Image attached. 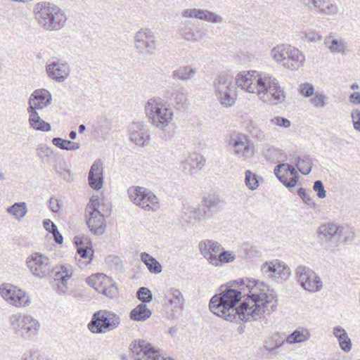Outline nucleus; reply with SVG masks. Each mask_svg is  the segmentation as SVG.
Listing matches in <instances>:
<instances>
[{
    "instance_id": "nucleus-57",
    "label": "nucleus",
    "mask_w": 360,
    "mask_h": 360,
    "mask_svg": "<svg viewBox=\"0 0 360 360\" xmlns=\"http://www.w3.org/2000/svg\"><path fill=\"white\" fill-rule=\"evenodd\" d=\"M297 195L304 202V203L307 204L309 207L314 209L316 208V203L312 200L309 194L304 188H300L297 190Z\"/></svg>"
},
{
    "instance_id": "nucleus-21",
    "label": "nucleus",
    "mask_w": 360,
    "mask_h": 360,
    "mask_svg": "<svg viewBox=\"0 0 360 360\" xmlns=\"http://www.w3.org/2000/svg\"><path fill=\"white\" fill-rule=\"evenodd\" d=\"M259 74L255 70L242 71L237 74L235 79L236 85L248 93L255 94Z\"/></svg>"
},
{
    "instance_id": "nucleus-13",
    "label": "nucleus",
    "mask_w": 360,
    "mask_h": 360,
    "mask_svg": "<svg viewBox=\"0 0 360 360\" xmlns=\"http://www.w3.org/2000/svg\"><path fill=\"white\" fill-rule=\"evenodd\" d=\"M26 264L31 274L39 278L48 277L53 271L50 259L39 252H34L27 257Z\"/></svg>"
},
{
    "instance_id": "nucleus-6",
    "label": "nucleus",
    "mask_w": 360,
    "mask_h": 360,
    "mask_svg": "<svg viewBox=\"0 0 360 360\" xmlns=\"http://www.w3.org/2000/svg\"><path fill=\"white\" fill-rule=\"evenodd\" d=\"M214 94L219 103L230 108L234 105L237 99V87L233 77L227 73H221L214 80Z\"/></svg>"
},
{
    "instance_id": "nucleus-7",
    "label": "nucleus",
    "mask_w": 360,
    "mask_h": 360,
    "mask_svg": "<svg viewBox=\"0 0 360 360\" xmlns=\"http://www.w3.org/2000/svg\"><path fill=\"white\" fill-rule=\"evenodd\" d=\"M120 322V316L114 312L99 310L93 314L88 328L93 333H106L117 328Z\"/></svg>"
},
{
    "instance_id": "nucleus-17",
    "label": "nucleus",
    "mask_w": 360,
    "mask_h": 360,
    "mask_svg": "<svg viewBox=\"0 0 360 360\" xmlns=\"http://www.w3.org/2000/svg\"><path fill=\"white\" fill-rule=\"evenodd\" d=\"M300 2L308 9L315 10L323 15L335 16L340 11L334 0H300Z\"/></svg>"
},
{
    "instance_id": "nucleus-39",
    "label": "nucleus",
    "mask_w": 360,
    "mask_h": 360,
    "mask_svg": "<svg viewBox=\"0 0 360 360\" xmlns=\"http://www.w3.org/2000/svg\"><path fill=\"white\" fill-rule=\"evenodd\" d=\"M140 258L150 273L158 274L162 272V268L160 262L148 253L141 252Z\"/></svg>"
},
{
    "instance_id": "nucleus-19",
    "label": "nucleus",
    "mask_w": 360,
    "mask_h": 360,
    "mask_svg": "<svg viewBox=\"0 0 360 360\" xmlns=\"http://www.w3.org/2000/svg\"><path fill=\"white\" fill-rule=\"evenodd\" d=\"M181 16L185 18H196L212 24H221L224 18L213 11L202 8H186L181 12Z\"/></svg>"
},
{
    "instance_id": "nucleus-23",
    "label": "nucleus",
    "mask_w": 360,
    "mask_h": 360,
    "mask_svg": "<svg viewBox=\"0 0 360 360\" xmlns=\"http://www.w3.org/2000/svg\"><path fill=\"white\" fill-rule=\"evenodd\" d=\"M52 96L51 93L44 89H37L29 98L27 111L37 112L51 104Z\"/></svg>"
},
{
    "instance_id": "nucleus-15",
    "label": "nucleus",
    "mask_w": 360,
    "mask_h": 360,
    "mask_svg": "<svg viewBox=\"0 0 360 360\" xmlns=\"http://www.w3.org/2000/svg\"><path fill=\"white\" fill-rule=\"evenodd\" d=\"M134 46L137 52L144 56L154 53L156 43L153 32L149 29H141L135 34Z\"/></svg>"
},
{
    "instance_id": "nucleus-49",
    "label": "nucleus",
    "mask_w": 360,
    "mask_h": 360,
    "mask_svg": "<svg viewBox=\"0 0 360 360\" xmlns=\"http://www.w3.org/2000/svg\"><path fill=\"white\" fill-rule=\"evenodd\" d=\"M52 143L56 147L65 150H76L80 148L78 143L65 140L59 137L53 138L52 139Z\"/></svg>"
},
{
    "instance_id": "nucleus-60",
    "label": "nucleus",
    "mask_w": 360,
    "mask_h": 360,
    "mask_svg": "<svg viewBox=\"0 0 360 360\" xmlns=\"http://www.w3.org/2000/svg\"><path fill=\"white\" fill-rule=\"evenodd\" d=\"M279 153L280 150L278 149L271 146L264 152V155L268 160L274 162L278 159V155Z\"/></svg>"
},
{
    "instance_id": "nucleus-1",
    "label": "nucleus",
    "mask_w": 360,
    "mask_h": 360,
    "mask_svg": "<svg viewBox=\"0 0 360 360\" xmlns=\"http://www.w3.org/2000/svg\"><path fill=\"white\" fill-rule=\"evenodd\" d=\"M257 282L254 279L240 278L221 285V292L214 295L210 301V311L227 321H236V304L248 296L250 288H253Z\"/></svg>"
},
{
    "instance_id": "nucleus-64",
    "label": "nucleus",
    "mask_w": 360,
    "mask_h": 360,
    "mask_svg": "<svg viewBox=\"0 0 360 360\" xmlns=\"http://www.w3.org/2000/svg\"><path fill=\"white\" fill-rule=\"evenodd\" d=\"M351 117L354 129L357 131H360V110L359 109L353 110L351 113Z\"/></svg>"
},
{
    "instance_id": "nucleus-33",
    "label": "nucleus",
    "mask_w": 360,
    "mask_h": 360,
    "mask_svg": "<svg viewBox=\"0 0 360 360\" xmlns=\"http://www.w3.org/2000/svg\"><path fill=\"white\" fill-rule=\"evenodd\" d=\"M207 214V212L205 209L186 205L183 208L181 218L184 222L193 224L200 221Z\"/></svg>"
},
{
    "instance_id": "nucleus-53",
    "label": "nucleus",
    "mask_w": 360,
    "mask_h": 360,
    "mask_svg": "<svg viewBox=\"0 0 360 360\" xmlns=\"http://www.w3.org/2000/svg\"><path fill=\"white\" fill-rule=\"evenodd\" d=\"M245 182L247 187L252 191L257 189L259 186V182L256 174L250 170H247L245 172Z\"/></svg>"
},
{
    "instance_id": "nucleus-47",
    "label": "nucleus",
    "mask_w": 360,
    "mask_h": 360,
    "mask_svg": "<svg viewBox=\"0 0 360 360\" xmlns=\"http://www.w3.org/2000/svg\"><path fill=\"white\" fill-rule=\"evenodd\" d=\"M295 165L302 174L307 175L311 172L313 161L309 155H304L297 158Z\"/></svg>"
},
{
    "instance_id": "nucleus-20",
    "label": "nucleus",
    "mask_w": 360,
    "mask_h": 360,
    "mask_svg": "<svg viewBox=\"0 0 360 360\" xmlns=\"http://www.w3.org/2000/svg\"><path fill=\"white\" fill-rule=\"evenodd\" d=\"M274 174L278 180L288 188L294 187L297 183V172L292 165L281 163L275 167Z\"/></svg>"
},
{
    "instance_id": "nucleus-24",
    "label": "nucleus",
    "mask_w": 360,
    "mask_h": 360,
    "mask_svg": "<svg viewBox=\"0 0 360 360\" xmlns=\"http://www.w3.org/2000/svg\"><path fill=\"white\" fill-rule=\"evenodd\" d=\"M164 97L170 100L176 110L185 109L189 105L186 89L184 87H171L165 91Z\"/></svg>"
},
{
    "instance_id": "nucleus-18",
    "label": "nucleus",
    "mask_w": 360,
    "mask_h": 360,
    "mask_svg": "<svg viewBox=\"0 0 360 360\" xmlns=\"http://www.w3.org/2000/svg\"><path fill=\"white\" fill-rule=\"evenodd\" d=\"M262 271L264 274L275 280H286L290 276V268L278 259H274L263 264Z\"/></svg>"
},
{
    "instance_id": "nucleus-45",
    "label": "nucleus",
    "mask_w": 360,
    "mask_h": 360,
    "mask_svg": "<svg viewBox=\"0 0 360 360\" xmlns=\"http://www.w3.org/2000/svg\"><path fill=\"white\" fill-rule=\"evenodd\" d=\"M110 282V278L103 274H96L89 276L86 278V283L94 288L98 292V288Z\"/></svg>"
},
{
    "instance_id": "nucleus-48",
    "label": "nucleus",
    "mask_w": 360,
    "mask_h": 360,
    "mask_svg": "<svg viewBox=\"0 0 360 360\" xmlns=\"http://www.w3.org/2000/svg\"><path fill=\"white\" fill-rule=\"evenodd\" d=\"M7 212L18 220L22 219L27 212L25 202H15L7 208Z\"/></svg>"
},
{
    "instance_id": "nucleus-34",
    "label": "nucleus",
    "mask_w": 360,
    "mask_h": 360,
    "mask_svg": "<svg viewBox=\"0 0 360 360\" xmlns=\"http://www.w3.org/2000/svg\"><path fill=\"white\" fill-rule=\"evenodd\" d=\"M333 335L337 338L340 347L345 352H349L352 349V343L345 328L340 326L333 328Z\"/></svg>"
},
{
    "instance_id": "nucleus-16",
    "label": "nucleus",
    "mask_w": 360,
    "mask_h": 360,
    "mask_svg": "<svg viewBox=\"0 0 360 360\" xmlns=\"http://www.w3.org/2000/svg\"><path fill=\"white\" fill-rule=\"evenodd\" d=\"M0 292L3 298L15 307H25L30 302L29 297L24 291L12 285H1Z\"/></svg>"
},
{
    "instance_id": "nucleus-32",
    "label": "nucleus",
    "mask_w": 360,
    "mask_h": 360,
    "mask_svg": "<svg viewBox=\"0 0 360 360\" xmlns=\"http://www.w3.org/2000/svg\"><path fill=\"white\" fill-rule=\"evenodd\" d=\"M165 298L172 311H178L184 309L186 300L184 295L178 288H171L165 295Z\"/></svg>"
},
{
    "instance_id": "nucleus-44",
    "label": "nucleus",
    "mask_w": 360,
    "mask_h": 360,
    "mask_svg": "<svg viewBox=\"0 0 360 360\" xmlns=\"http://www.w3.org/2000/svg\"><path fill=\"white\" fill-rule=\"evenodd\" d=\"M55 281H68L72 276V268L70 265H60L53 267Z\"/></svg>"
},
{
    "instance_id": "nucleus-55",
    "label": "nucleus",
    "mask_w": 360,
    "mask_h": 360,
    "mask_svg": "<svg viewBox=\"0 0 360 360\" xmlns=\"http://www.w3.org/2000/svg\"><path fill=\"white\" fill-rule=\"evenodd\" d=\"M22 360H50L41 352L37 349L30 350L24 354Z\"/></svg>"
},
{
    "instance_id": "nucleus-3",
    "label": "nucleus",
    "mask_w": 360,
    "mask_h": 360,
    "mask_svg": "<svg viewBox=\"0 0 360 360\" xmlns=\"http://www.w3.org/2000/svg\"><path fill=\"white\" fill-rule=\"evenodd\" d=\"M145 112L148 122L155 127L167 131L174 119V110L166 101L160 97H153L145 105Z\"/></svg>"
},
{
    "instance_id": "nucleus-2",
    "label": "nucleus",
    "mask_w": 360,
    "mask_h": 360,
    "mask_svg": "<svg viewBox=\"0 0 360 360\" xmlns=\"http://www.w3.org/2000/svg\"><path fill=\"white\" fill-rule=\"evenodd\" d=\"M276 307L277 297L274 290L264 282H257L237 307L235 321L247 322L261 319L263 314H271Z\"/></svg>"
},
{
    "instance_id": "nucleus-51",
    "label": "nucleus",
    "mask_w": 360,
    "mask_h": 360,
    "mask_svg": "<svg viewBox=\"0 0 360 360\" xmlns=\"http://www.w3.org/2000/svg\"><path fill=\"white\" fill-rule=\"evenodd\" d=\"M98 292L105 295L108 297H115L118 294L117 286L112 281L110 278V282L108 284L103 285L102 288H98Z\"/></svg>"
},
{
    "instance_id": "nucleus-52",
    "label": "nucleus",
    "mask_w": 360,
    "mask_h": 360,
    "mask_svg": "<svg viewBox=\"0 0 360 360\" xmlns=\"http://www.w3.org/2000/svg\"><path fill=\"white\" fill-rule=\"evenodd\" d=\"M328 98L323 93L314 92L311 96L310 103L315 108H323L327 104Z\"/></svg>"
},
{
    "instance_id": "nucleus-8",
    "label": "nucleus",
    "mask_w": 360,
    "mask_h": 360,
    "mask_svg": "<svg viewBox=\"0 0 360 360\" xmlns=\"http://www.w3.org/2000/svg\"><path fill=\"white\" fill-rule=\"evenodd\" d=\"M14 333L23 339L35 336L40 328V323L35 318L28 314H13L9 319Z\"/></svg>"
},
{
    "instance_id": "nucleus-14",
    "label": "nucleus",
    "mask_w": 360,
    "mask_h": 360,
    "mask_svg": "<svg viewBox=\"0 0 360 360\" xmlns=\"http://www.w3.org/2000/svg\"><path fill=\"white\" fill-rule=\"evenodd\" d=\"M295 277L301 287L308 292H319L323 288L321 278L308 266H298L295 270Z\"/></svg>"
},
{
    "instance_id": "nucleus-26",
    "label": "nucleus",
    "mask_w": 360,
    "mask_h": 360,
    "mask_svg": "<svg viewBox=\"0 0 360 360\" xmlns=\"http://www.w3.org/2000/svg\"><path fill=\"white\" fill-rule=\"evenodd\" d=\"M345 233V229L334 222L324 224L319 228V234L326 240L335 238L347 241L348 237Z\"/></svg>"
},
{
    "instance_id": "nucleus-40",
    "label": "nucleus",
    "mask_w": 360,
    "mask_h": 360,
    "mask_svg": "<svg viewBox=\"0 0 360 360\" xmlns=\"http://www.w3.org/2000/svg\"><path fill=\"white\" fill-rule=\"evenodd\" d=\"M285 340L278 334L273 335L265 342L263 349L267 351L270 354L276 355L278 353V349L283 345Z\"/></svg>"
},
{
    "instance_id": "nucleus-58",
    "label": "nucleus",
    "mask_w": 360,
    "mask_h": 360,
    "mask_svg": "<svg viewBox=\"0 0 360 360\" xmlns=\"http://www.w3.org/2000/svg\"><path fill=\"white\" fill-rule=\"evenodd\" d=\"M304 40L310 42H316L321 39V35L314 30H307L302 33Z\"/></svg>"
},
{
    "instance_id": "nucleus-35",
    "label": "nucleus",
    "mask_w": 360,
    "mask_h": 360,
    "mask_svg": "<svg viewBox=\"0 0 360 360\" xmlns=\"http://www.w3.org/2000/svg\"><path fill=\"white\" fill-rule=\"evenodd\" d=\"M29 114L28 122L30 127L36 131H49L51 130V124L42 119L37 112L27 111Z\"/></svg>"
},
{
    "instance_id": "nucleus-46",
    "label": "nucleus",
    "mask_w": 360,
    "mask_h": 360,
    "mask_svg": "<svg viewBox=\"0 0 360 360\" xmlns=\"http://www.w3.org/2000/svg\"><path fill=\"white\" fill-rule=\"evenodd\" d=\"M290 47V45L286 44L277 45L272 49L271 56L276 62L283 65Z\"/></svg>"
},
{
    "instance_id": "nucleus-42",
    "label": "nucleus",
    "mask_w": 360,
    "mask_h": 360,
    "mask_svg": "<svg viewBox=\"0 0 360 360\" xmlns=\"http://www.w3.org/2000/svg\"><path fill=\"white\" fill-rule=\"evenodd\" d=\"M236 259V255L233 251L230 250H220L217 257H213L211 259V264L215 266H220L223 264L232 262Z\"/></svg>"
},
{
    "instance_id": "nucleus-59",
    "label": "nucleus",
    "mask_w": 360,
    "mask_h": 360,
    "mask_svg": "<svg viewBox=\"0 0 360 360\" xmlns=\"http://www.w3.org/2000/svg\"><path fill=\"white\" fill-rule=\"evenodd\" d=\"M300 94L304 97L309 98L314 95V86L309 83H304L300 86Z\"/></svg>"
},
{
    "instance_id": "nucleus-62",
    "label": "nucleus",
    "mask_w": 360,
    "mask_h": 360,
    "mask_svg": "<svg viewBox=\"0 0 360 360\" xmlns=\"http://www.w3.org/2000/svg\"><path fill=\"white\" fill-rule=\"evenodd\" d=\"M51 148L46 146H39L37 148V156L44 161L45 158H49L51 155Z\"/></svg>"
},
{
    "instance_id": "nucleus-22",
    "label": "nucleus",
    "mask_w": 360,
    "mask_h": 360,
    "mask_svg": "<svg viewBox=\"0 0 360 360\" xmlns=\"http://www.w3.org/2000/svg\"><path fill=\"white\" fill-rule=\"evenodd\" d=\"M129 139L137 146H143L148 143L150 130L143 122H134L129 128Z\"/></svg>"
},
{
    "instance_id": "nucleus-36",
    "label": "nucleus",
    "mask_w": 360,
    "mask_h": 360,
    "mask_svg": "<svg viewBox=\"0 0 360 360\" xmlns=\"http://www.w3.org/2000/svg\"><path fill=\"white\" fill-rule=\"evenodd\" d=\"M202 202L204 206L203 209L207 212V217H211L210 212L219 211L223 205L222 200L218 196L212 194L205 196Z\"/></svg>"
},
{
    "instance_id": "nucleus-10",
    "label": "nucleus",
    "mask_w": 360,
    "mask_h": 360,
    "mask_svg": "<svg viewBox=\"0 0 360 360\" xmlns=\"http://www.w3.org/2000/svg\"><path fill=\"white\" fill-rule=\"evenodd\" d=\"M100 202L97 196H92L86 207V224L91 232L102 235L106 228L104 216L98 210Z\"/></svg>"
},
{
    "instance_id": "nucleus-38",
    "label": "nucleus",
    "mask_w": 360,
    "mask_h": 360,
    "mask_svg": "<svg viewBox=\"0 0 360 360\" xmlns=\"http://www.w3.org/2000/svg\"><path fill=\"white\" fill-rule=\"evenodd\" d=\"M152 313L145 303H141L133 309L129 314L131 320L136 321H144L148 319Z\"/></svg>"
},
{
    "instance_id": "nucleus-25",
    "label": "nucleus",
    "mask_w": 360,
    "mask_h": 360,
    "mask_svg": "<svg viewBox=\"0 0 360 360\" xmlns=\"http://www.w3.org/2000/svg\"><path fill=\"white\" fill-rule=\"evenodd\" d=\"M46 71L49 78L58 82H64L70 73L68 65L60 60L48 64Z\"/></svg>"
},
{
    "instance_id": "nucleus-12",
    "label": "nucleus",
    "mask_w": 360,
    "mask_h": 360,
    "mask_svg": "<svg viewBox=\"0 0 360 360\" xmlns=\"http://www.w3.org/2000/svg\"><path fill=\"white\" fill-rule=\"evenodd\" d=\"M134 360H174L164 356L162 351L155 350L151 345L143 340H135L129 345Z\"/></svg>"
},
{
    "instance_id": "nucleus-54",
    "label": "nucleus",
    "mask_w": 360,
    "mask_h": 360,
    "mask_svg": "<svg viewBox=\"0 0 360 360\" xmlns=\"http://www.w3.org/2000/svg\"><path fill=\"white\" fill-rule=\"evenodd\" d=\"M77 252L79 255V257L82 259H89L88 261L86 262H81L80 259L79 260V265L81 268L85 267L91 260V256H92V250L91 248H79L77 249Z\"/></svg>"
},
{
    "instance_id": "nucleus-30",
    "label": "nucleus",
    "mask_w": 360,
    "mask_h": 360,
    "mask_svg": "<svg viewBox=\"0 0 360 360\" xmlns=\"http://www.w3.org/2000/svg\"><path fill=\"white\" fill-rule=\"evenodd\" d=\"M305 57L297 49L290 46L283 66L291 70H297L304 63Z\"/></svg>"
},
{
    "instance_id": "nucleus-27",
    "label": "nucleus",
    "mask_w": 360,
    "mask_h": 360,
    "mask_svg": "<svg viewBox=\"0 0 360 360\" xmlns=\"http://www.w3.org/2000/svg\"><path fill=\"white\" fill-rule=\"evenodd\" d=\"M205 159L198 153L190 154L181 163V167L185 173L189 174H196L204 167Z\"/></svg>"
},
{
    "instance_id": "nucleus-5",
    "label": "nucleus",
    "mask_w": 360,
    "mask_h": 360,
    "mask_svg": "<svg viewBox=\"0 0 360 360\" xmlns=\"http://www.w3.org/2000/svg\"><path fill=\"white\" fill-rule=\"evenodd\" d=\"M36 18L44 28L49 30H60L67 20L62 9L49 2L37 4Z\"/></svg>"
},
{
    "instance_id": "nucleus-43",
    "label": "nucleus",
    "mask_w": 360,
    "mask_h": 360,
    "mask_svg": "<svg viewBox=\"0 0 360 360\" xmlns=\"http://www.w3.org/2000/svg\"><path fill=\"white\" fill-rule=\"evenodd\" d=\"M180 34L182 38L188 41L195 42L202 38V34L199 29L193 30L190 26H184L180 29Z\"/></svg>"
},
{
    "instance_id": "nucleus-31",
    "label": "nucleus",
    "mask_w": 360,
    "mask_h": 360,
    "mask_svg": "<svg viewBox=\"0 0 360 360\" xmlns=\"http://www.w3.org/2000/svg\"><path fill=\"white\" fill-rule=\"evenodd\" d=\"M88 181L91 188L99 191L102 188L103 174L102 163L101 162L96 161L93 163L89 173Z\"/></svg>"
},
{
    "instance_id": "nucleus-63",
    "label": "nucleus",
    "mask_w": 360,
    "mask_h": 360,
    "mask_svg": "<svg viewBox=\"0 0 360 360\" xmlns=\"http://www.w3.org/2000/svg\"><path fill=\"white\" fill-rule=\"evenodd\" d=\"M270 122L274 125L283 127L285 128H288L290 126V121L289 120L278 116L271 119Z\"/></svg>"
},
{
    "instance_id": "nucleus-29",
    "label": "nucleus",
    "mask_w": 360,
    "mask_h": 360,
    "mask_svg": "<svg viewBox=\"0 0 360 360\" xmlns=\"http://www.w3.org/2000/svg\"><path fill=\"white\" fill-rule=\"evenodd\" d=\"M324 44L332 53L346 54L349 50L347 43L343 38H336L333 33H330L324 38Z\"/></svg>"
},
{
    "instance_id": "nucleus-9",
    "label": "nucleus",
    "mask_w": 360,
    "mask_h": 360,
    "mask_svg": "<svg viewBox=\"0 0 360 360\" xmlns=\"http://www.w3.org/2000/svg\"><path fill=\"white\" fill-rule=\"evenodd\" d=\"M127 193L130 200L146 211L155 212L160 208L158 197L149 189L141 186H131Z\"/></svg>"
},
{
    "instance_id": "nucleus-37",
    "label": "nucleus",
    "mask_w": 360,
    "mask_h": 360,
    "mask_svg": "<svg viewBox=\"0 0 360 360\" xmlns=\"http://www.w3.org/2000/svg\"><path fill=\"white\" fill-rule=\"evenodd\" d=\"M309 338L310 333L309 330L304 327H299L290 334L285 340L289 344H295L304 342Z\"/></svg>"
},
{
    "instance_id": "nucleus-28",
    "label": "nucleus",
    "mask_w": 360,
    "mask_h": 360,
    "mask_svg": "<svg viewBox=\"0 0 360 360\" xmlns=\"http://www.w3.org/2000/svg\"><path fill=\"white\" fill-rule=\"evenodd\" d=\"M200 254L205 258L210 264L213 257H217L220 250H223L221 245L217 241L213 240H203L198 245Z\"/></svg>"
},
{
    "instance_id": "nucleus-4",
    "label": "nucleus",
    "mask_w": 360,
    "mask_h": 360,
    "mask_svg": "<svg viewBox=\"0 0 360 360\" xmlns=\"http://www.w3.org/2000/svg\"><path fill=\"white\" fill-rule=\"evenodd\" d=\"M255 94L268 105H278L285 101V95L278 81L269 74L261 72Z\"/></svg>"
},
{
    "instance_id": "nucleus-56",
    "label": "nucleus",
    "mask_w": 360,
    "mask_h": 360,
    "mask_svg": "<svg viewBox=\"0 0 360 360\" xmlns=\"http://www.w3.org/2000/svg\"><path fill=\"white\" fill-rule=\"evenodd\" d=\"M137 297L142 303L150 302L153 300V295L148 288L141 287L137 291Z\"/></svg>"
},
{
    "instance_id": "nucleus-50",
    "label": "nucleus",
    "mask_w": 360,
    "mask_h": 360,
    "mask_svg": "<svg viewBox=\"0 0 360 360\" xmlns=\"http://www.w3.org/2000/svg\"><path fill=\"white\" fill-rule=\"evenodd\" d=\"M247 129L251 136L257 141H262L266 139L265 132L255 122L250 121L248 124Z\"/></svg>"
},
{
    "instance_id": "nucleus-61",
    "label": "nucleus",
    "mask_w": 360,
    "mask_h": 360,
    "mask_svg": "<svg viewBox=\"0 0 360 360\" xmlns=\"http://www.w3.org/2000/svg\"><path fill=\"white\" fill-rule=\"evenodd\" d=\"M313 189L316 192V195L319 198H324L326 196V191L321 181H316L314 183Z\"/></svg>"
},
{
    "instance_id": "nucleus-11",
    "label": "nucleus",
    "mask_w": 360,
    "mask_h": 360,
    "mask_svg": "<svg viewBox=\"0 0 360 360\" xmlns=\"http://www.w3.org/2000/svg\"><path fill=\"white\" fill-rule=\"evenodd\" d=\"M228 146L236 157L244 160L251 158L255 153L254 143L243 133L231 135L228 141Z\"/></svg>"
},
{
    "instance_id": "nucleus-41",
    "label": "nucleus",
    "mask_w": 360,
    "mask_h": 360,
    "mask_svg": "<svg viewBox=\"0 0 360 360\" xmlns=\"http://www.w3.org/2000/svg\"><path fill=\"white\" fill-rule=\"evenodd\" d=\"M195 75V70L189 65L179 67L172 72V77L181 81L191 79Z\"/></svg>"
}]
</instances>
